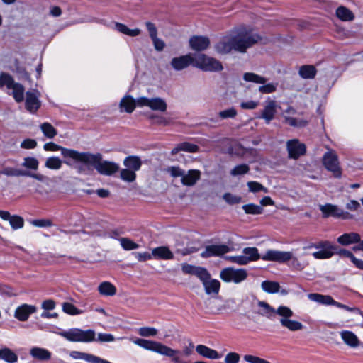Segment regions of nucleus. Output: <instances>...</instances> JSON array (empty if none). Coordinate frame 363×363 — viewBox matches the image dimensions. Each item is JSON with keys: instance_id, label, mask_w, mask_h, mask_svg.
Here are the masks:
<instances>
[{"instance_id": "6e6d98bb", "label": "nucleus", "mask_w": 363, "mask_h": 363, "mask_svg": "<svg viewBox=\"0 0 363 363\" xmlns=\"http://www.w3.org/2000/svg\"><path fill=\"white\" fill-rule=\"evenodd\" d=\"M277 82H271L262 84L259 87L258 90L262 94H272L277 91Z\"/></svg>"}, {"instance_id": "9d476101", "label": "nucleus", "mask_w": 363, "mask_h": 363, "mask_svg": "<svg viewBox=\"0 0 363 363\" xmlns=\"http://www.w3.org/2000/svg\"><path fill=\"white\" fill-rule=\"evenodd\" d=\"M248 277V272L245 269H235L234 267H226L220 272V278L226 283L233 282L238 284Z\"/></svg>"}, {"instance_id": "39448f33", "label": "nucleus", "mask_w": 363, "mask_h": 363, "mask_svg": "<svg viewBox=\"0 0 363 363\" xmlns=\"http://www.w3.org/2000/svg\"><path fill=\"white\" fill-rule=\"evenodd\" d=\"M235 51L244 53L247 50L261 40V36L252 28L246 26H240L230 30Z\"/></svg>"}, {"instance_id": "8fccbe9b", "label": "nucleus", "mask_w": 363, "mask_h": 363, "mask_svg": "<svg viewBox=\"0 0 363 363\" xmlns=\"http://www.w3.org/2000/svg\"><path fill=\"white\" fill-rule=\"evenodd\" d=\"M243 79L246 82L264 84L267 82L266 78L252 72H246L243 75Z\"/></svg>"}, {"instance_id": "4c0bfd02", "label": "nucleus", "mask_w": 363, "mask_h": 363, "mask_svg": "<svg viewBox=\"0 0 363 363\" xmlns=\"http://www.w3.org/2000/svg\"><path fill=\"white\" fill-rule=\"evenodd\" d=\"M309 300L318 303L322 305H332L334 306L335 300L329 295H323L320 294H309L308 295Z\"/></svg>"}, {"instance_id": "b1692460", "label": "nucleus", "mask_w": 363, "mask_h": 363, "mask_svg": "<svg viewBox=\"0 0 363 363\" xmlns=\"http://www.w3.org/2000/svg\"><path fill=\"white\" fill-rule=\"evenodd\" d=\"M38 95L34 91H27L26 97V108L31 113H35L40 106Z\"/></svg>"}, {"instance_id": "4d7b16f0", "label": "nucleus", "mask_w": 363, "mask_h": 363, "mask_svg": "<svg viewBox=\"0 0 363 363\" xmlns=\"http://www.w3.org/2000/svg\"><path fill=\"white\" fill-rule=\"evenodd\" d=\"M218 115L220 119L234 118L237 116L238 112H237V110L234 107H231V108L220 111Z\"/></svg>"}, {"instance_id": "1a4fd4ad", "label": "nucleus", "mask_w": 363, "mask_h": 363, "mask_svg": "<svg viewBox=\"0 0 363 363\" xmlns=\"http://www.w3.org/2000/svg\"><path fill=\"white\" fill-rule=\"evenodd\" d=\"M322 163L324 167L333 174L334 177L341 178L342 169L340 165L338 156L334 150L328 148L327 152L323 156Z\"/></svg>"}, {"instance_id": "f257e3e1", "label": "nucleus", "mask_w": 363, "mask_h": 363, "mask_svg": "<svg viewBox=\"0 0 363 363\" xmlns=\"http://www.w3.org/2000/svg\"><path fill=\"white\" fill-rule=\"evenodd\" d=\"M84 167H94L96 172L105 176H111L120 169L119 164L108 160H104L101 153H91L89 152H81L78 158L76 168L79 173L84 170Z\"/></svg>"}, {"instance_id": "a19ab883", "label": "nucleus", "mask_w": 363, "mask_h": 363, "mask_svg": "<svg viewBox=\"0 0 363 363\" xmlns=\"http://www.w3.org/2000/svg\"><path fill=\"white\" fill-rule=\"evenodd\" d=\"M99 293L103 296H111L116 294V288L108 281L101 283L98 287Z\"/></svg>"}, {"instance_id": "774afa93", "label": "nucleus", "mask_w": 363, "mask_h": 363, "mask_svg": "<svg viewBox=\"0 0 363 363\" xmlns=\"http://www.w3.org/2000/svg\"><path fill=\"white\" fill-rule=\"evenodd\" d=\"M240 355L236 352H229L225 357V363H238L240 361Z\"/></svg>"}, {"instance_id": "3c124183", "label": "nucleus", "mask_w": 363, "mask_h": 363, "mask_svg": "<svg viewBox=\"0 0 363 363\" xmlns=\"http://www.w3.org/2000/svg\"><path fill=\"white\" fill-rule=\"evenodd\" d=\"M121 247L124 250H133L139 248V245L135 243L134 241L128 238H118Z\"/></svg>"}, {"instance_id": "20e7f679", "label": "nucleus", "mask_w": 363, "mask_h": 363, "mask_svg": "<svg viewBox=\"0 0 363 363\" xmlns=\"http://www.w3.org/2000/svg\"><path fill=\"white\" fill-rule=\"evenodd\" d=\"M303 249L317 250V251L312 253V256L316 259H328L336 254L350 258L357 267L361 261V259L356 258L350 251L346 249L337 250V247L328 240H320L316 242L311 243L305 246Z\"/></svg>"}, {"instance_id": "cd10ccee", "label": "nucleus", "mask_w": 363, "mask_h": 363, "mask_svg": "<svg viewBox=\"0 0 363 363\" xmlns=\"http://www.w3.org/2000/svg\"><path fill=\"white\" fill-rule=\"evenodd\" d=\"M182 270L186 274H193L196 276L199 279H203L206 275V269L203 267L191 265L184 263L182 265Z\"/></svg>"}, {"instance_id": "393cba45", "label": "nucleus", "mask_w": 363, "mask_h": 363, "mask_svg": "<svg viewBox=\"0 0 363 363\" xmlns=\"http://www.w3.org/2000/svg\"><path fill=\"white\" fill-rule=\"evenodd\" d=\"M296 113V110L291 106H289L286 110H285L284 112L285 123L292 127H303L306 125V121L290 116L291 115H294Z\"/></svg>"}, {"instance_id": "473e14b6", "label": "nucleus", "mask_w": 363, "mask_h": 363, "mask_svg": "<svg viewBox=\"0 0 363 363\" xmlns=\"http://www.w3.org/2000/svg\"><path fill=\"white\" fill-rule=\"evenodd\" d=\"M340 336L343 342L350 347H357L359 345V340L357 336L352 331L342 330Z\"/></svg>"}, {"instance_id": "6e6552de", "label": "nucleus", "mask_w": 363, "mask_h": 363, "mask_svg": "<svg viewBox=\"0 0 363 363\" xmlns=\"http://www.w3.org/2000/svg\"><path fill=\"white\" fill-rule=\"evenodd\" d=\"M60 335L70 342H89L96 340V333L93 330H83L79 328H71L60 332Z\"/></svg>"}, {"instance_id": "7c9ffc66", "label": "nucleus", "mask_w": 363, "mask_h": 363, "mask_svg": "<svg viewBox=\"0 0 363 363\" xmlns=\"http://www.w3.org/2000/svg\"><path fill=\"white\" fill-rule=\"evenodd\" d=\"M70 357L74 359H83L89 363H101L103 359L86 352L72 351L70 352Z\"/></svg>"}, {"instance_id": "f8f14e48", "label": "nucleus", "mask_w": 363, "mask_h": 363, "mask_svg": "<svg viewBox=\"0 0 363 363\" xmlns=\"http://www.w3.org/2000/svg\"><path fill=\"white\" fill-rule=\"evenodd\" d=\"M293 258V253L289 251L268 250L261 256V259L267 262L286 263Z\"/></svg>"}, {"instance_id": "13d9d810", "label": "nucleus", "mask_w": 363, "mask_h": 363, "mask_svg": "<svg viewBox=\"0 0 363 363\" xmlns=\"http://www.w3.org/2000/svg\"><path fill=\"white\" fill-rule=\"evenodd\" d=\"M247 185L250 192L257 193L259 191L268 192V189L257 182H248Z\"/></svg>"}, {"instance_id": "58836bf2", "label": "nucleus", "mask_w": 363, "mask_h": 363, "mask_svg": "<svg viewBox=\"0 0 363 363\" xmlns=\"http://www.w3.org/2000/svg\"><path fill=\"white\" fill-rule=\"evenodd\" d=\"M115 28L119 33L125 34L130 37H135L141 33V30L139 28L130 29L126 25L116 22L115 23Z\"/></svg>"}, {"instance_id": "f3484780", "label": "nucleus", "mask_w": 363, "mask_h": 363, "mask_svg": "<svg viewBox=\"0 0 363 363\" xmlns=\"http://www.w3.org/2000/svg\"><path fill=\"white\" fill-rule=\"evenodd\" d=\"M230 250V247L225 244L207 245L201 253V257L203 258L219 257L229 252Z\"/></svg>"}, {"instance_id": "2f4dec72", "label": "nucleus", "mask_w": 363, "mask_h": 363, "mask_svg": "<svg viewBox=\"0 0 363 363\" xmlns=\"http://www.w3.org/2000/svg\"><path fill=\"white\" fill-rule=\"evenodd\" d=\"M337 241L341 245L347 246L360 242V235L357 233H344L337 238Z\"/></svg>"}, {"instance_id": "338daca9", "label": "nucleus", "mask_w": 363, "mask_h": 363, "mask_svg": "<svg viewBox=\"0 0 363 363\" xmlns=\"http://www.w3.org/2000/svg\"><path fill=\"white\" fill-rule=\"evenodd\" d=\"M245 362L248 363H270L269 361L252 354H245L243 357Z\"/></svg>"}, {"instance_id": "5fc2aeb1", "label": "nucleus", "mask_w": 363, "mask_h": 363, "mask_svg": "<svg viewBox=\"0 0 363 363\" xmlns=\"http://www.w3.org/2000/svg\"><path fill=\"white\" fill-rule=\"evenodd\" d=\"M250 171V167L246 164H241L235 166L230 170V175L233 177L243 175Z\"/></svg>"}, {"instance_id": "680f3d73", "label": "nucleus", "mask_w": 363, "mask_h": 363, "mask_svg": "<svg viewBox=\"0 0 363 363\" xmlns=\"http://www.w3.org/2000/svg\"><path fill=\"white\" fill-rule=\"evenodd\" d=\"M166 172L173 178L181 177L182 179L185 171L179 166H171L167 168Z\"/></svg>"}, {"instance_id": "ddd939ff", "label": "nucleus", "mask_w": 363, "mask_h": 363, "mask_svg": "<svg viewBox=\"0 0 363 363\" xmlns=\"http://www.w3.org/2000/svg\"><path fill=\"white\" fill-rule=\"evenodd\" d=\"M320 210L323 213V218H328L333 216L337 218H342L344 220L352 219L353 216L350 213L340 209L337 206L326 203L325 205H320Z\"/></svg>"}, {"instance_id": "a878e982", "label": "nucleus", "mask_w": 363, "mask_h": 363, "mask_svg": "<svg viewBox=\"0 0 363 363\" xmlns=\"http://www.w3.org/2000/svg\"><path fill=\"white\" fill-rule=\"evenodd\" d=\"M152 258L157 259L170 260L173 259L174 256L173 252L167 246H160L152 250Z\"/></svg>"}, {"instance_id": "2eb2a0df", "label": "nucleus", "mask_w": 363, "mask_h": 363, "mask_svg": "<svg viewBox=\"0 0 363 363\" xmlns=\"http://www.w3.org/2000/svg\"><path fill=\"white\" fill-rule=\"evenodd\" d=\"M286 150L289 158L297 160L306 154V147L298 139H292L286 142Z\"/></svg>"}, {"instance_id": "c756f323", "label": "nucleus", "mask_w": 363, "mask_h": 363, "mask_svg": "<svg viewBox=\"0 0 363 363\" xmlns=\"http://www.w3.org/2000/svg\"><path fill=\"white\" fill-rule=\"evenodd\" d=\"M336 17L341 21L351 22L354 20V13L345 6H339L335 10Z\"/></svg>"}, {"instance_id": "0e129e2a", "label": "nucleus", "mask_w": 363, "mask_h": 363, "mask_svg": "<svg viewBox=\"0 0 363 363\" xmlns=\"http://www.w3.org/2000/svg\"><path fill=\"white\" fill-rule=\"evenodd\" d=\"M223 199L230 205L239 203L242 201V198L240 196L234 195L230 193L224 194Z\"/></svg>"}, {"instance_id": "a211bd4d", "label": "nucleus", "mask_w": 363, "mask_h": 363, "mask_svg": "<svg viewBox=\"0 0 363 363\" xmlns=\"http://www.w3.org/2000/svg\"><path fill=\"white\" fill-rule=\"evenodd\" d=\"M172 67L176 71H181L189 65L194 66V56L191 54L173 57L170 62Z\"/></svg>"}, {"instance_id": "052dcab7", "label": "nucleus", "mask_w": 363, "mask_h": 363, "mask_svg": "<svg viewBox=\"0 0 363 363\" xmlns=\"http://www.w3.org/2000/svg\"><path fill=\"white\" fill-rule=\"evenodd\" d=\"M11 228L13 230H17L23 228L24 225V220L23 218L19 216H11L10 220H9Z\"/></svg>"}, {"instance_id": "c9c22d12", "label": "nucleus", "mask_w": 363, "mask_h": 363, "mask_svg": "<svg viewBox=\"0 0 363 363\" xmlns=\"http://www.w3.org/2000/svg\"><path fill=\"white\" fill-rule=\"evenodd\" d=\"M123 165L136 172L140 169L142 161L137 155H129L123 160Z\"/></svg>"}, {"instance_id": "0eeeda50", "label": "nucleus", "mask_w": 363, "mask_h": 363, "mask_svg": "<svg viewBox=\"0 0 363 363\" xmlns=\"http://www.w3.org/2000/svg\"><path fill=\"white\" fill-rule=\"evenodd\" d=\"M43 149L45 151L52 152L60 150L61 155L65 160L64 162L69 167H74L77 165V162L81 152L74 149L65 148L52 142L45 143L43 145Z\"/></svg>"}, {"instance_id": "e433bc0d", "label": "nucleus", "mask_w": 363, "mask_h": 363, "mask_svg": "<svg viewBox=\"0 0 363 363\" xmlns=\"http://www.w3.org/2000/svg\"><path fill=\"white\" fill-rule=\"evenodd\" d=\"M317 74V69L315 66L311 65H305L299 67L298 74L304 79H313Z\"/></svg>"}, {"instance_id": "a18cd8bd", "label": "nucleus", "mask_w": 363, "mask_h": 363, "mask_svg": "<svg viewBox=\"0 0 363 363\" xmlns=\"http://www.w3.org/2000/svg\"><path fill=\"white\" fill-rule=\"evenodd\" d=\"M262 290L268 294H275L279 291L280 285L277 281H264L261 284Z\"/></svg>"}, {"instance_id": "f704fd0d", "label": "nucleus", "mask_w": 363, "mask_h": 363, "mask_svg": "<svg viewBox=\"0 0 363 363\" xmlns=\"http://www.w3.org/2000/svg\"><path fill=\"white\" fill-rule=\"evenodd\" d=\"M199 147L197 145L190 143L188 142H184L178 144L171 151V154L174 155L180 151H184L190 153H194L199 152Z\"/></svg>"}, {"instance_id": "c85d7f7f", "label": "nucleus", "mask_w": 363, "mask_h": 363, "mask_svg": "<svg viewBox=\"0 0 363 363\" xmlns=\"http://www.w3.org/2000/svg\"><path fill=\"white\" fill-rule=\"evenodd\" d=\"M138 99H134L131 96L126 95L122 98L120 101L119 106L121 111L130 113L134 111L135 108L138 106Z\"/></svg>"}, {"instance_id": "72a5a7b5", "label": "nucleus", "mask_w": 363, "mask_h": 363, "mask_svg": "<svg viewBox=\"0 0 363 363\" xmlns=\"http://www.w3.org/2000/svg\"><path fill=\"white\" fill-rule=\"evenodd\" d=\"M196 351L201 356L211 359H217L220 358L221 355L211 348L203 345H199L196 347Z\"/></svg>"}, {"instance_id": "5701e85b", "label": "nucleus", "mask_w": 363, "mask_h": 363, "mask_svg": "<svg viewBox=\"0 0 363 363\" xmlns=\"http://www.w3.org/2000/svg\"><path fill=\"white\" fill-rule=\"evenodd\" d=\"M201 172L198 169H189L186 172H184L181 183L186 186H194L199 180H200Z\"/></svg>"}, {"instance_id": "37998d69", "label": "nucleus", "mask_w": 363, "mask_h": 363, "mask_svg": "<svg viewBox=\"0 0 363 363\" xmlns=\"http://www.w3.org/2000/svg\"><path fill=\"white\" fill-rule=\"evenodd\" d=\"M243 257H246L247 259V264L250 262L257 261L261 256L258 252V250L256 247H245L242 250Z\"/></svg>"}, {"instance_id": "ea45409f", "label": "nucleus", "mask_w": 363, "mask_h": 363, "mask_svg": "<svg viewBox=\"0 0 363 363\" xmlns=\"http://www.w3.org/2000/svg\"><path fill=\"white\" fill-rule=\"evenodd\" d=\"M0 359L7 363H16L18 361V356L10 348L4 347L0 349Z\"/></svg>"}, {"instance_id": "de8ad7c7", "label": "nucleus", "mask_w": 363, "mask_h": 363, "mask_svg": "<svg viewBox=\"0 0 363 363\" xmlns=\"http://www.w3.org/2000/svg\"><path fill=\"white\" fill-rule=\"evenodd\" d=\"M40 128L43 135L49 139L53 138L57 134V130L49 123H42Z\"/></svg>"}, {"instance_id": "7ed1b4c3", "label": "nucleus", "mask_w": 363, "mask_h": 363, "mask_svg": "<svg viewBox=\"0 0 363 363\" xmlns=\"http://www.w3.org/2000/svg\"><path fill=\"white\" fill-rule=\"evenodd\" d=\"M258 306L262 308L260 312L262 315L270 320H274L277 315H279L281 326L290 331H298L303 329V325L301 323L290 319L294 315V313L289 307L280 306L275 309L264 301H259Z\"/></svg>"}, {"instance_id": "dca6fc26", "label": "nucleus", "mask_w": 363, "mask_h": 363, "mask_svg": "<svg viewBox=\"0 0 363 363\" xmlns=\"http://www.w3.org/2000/svg\"><path fill=\"white\" fill-rule=\"evenodd\" d=\"M0 174L7 177H29L40 182H43L45 179V177L43 174L31 173L28 171L21 170L11 167H4L0 172Z\"/></svg>"}, {"instance_id": "4468645a", "label": "nucleus", "mask_w": 363, "mask_h": 363, "mask_svg": "<svg viewBox=\"0 0 363 363\" xmlns=\"http://www.w3.org/2000/svg\"><path fill=\"white\" fill-rule=\"evenodd\" d=\"M214 49L219 55H226L232 50L235 51V45L230 31L218 40L214 45Z\"/></svg>"}, {"instance_id": "6ab92c4d", "label": "nucleus", "mask_w": 363, "mask_h": 363, "mask_svg": "<svg viewBox=\"0 0 363 363\" xmlns=\"http://www.w3.org/2000/svg\"><path fill=\"white\" fill-rule=\"evenodd\" d=\"M277 113V103L274 100L268 98L264 103V108L260 118H263L266 123H269L274 118Z\"/></svg>"}, {"instance_id": "09e8293b", "label": "nucleus", "mask_w": 363, "mask_h": 363, "mask_svg": "<svg viewBox=\"0 0 363 363\" xmlns=\"http://www.w3.org/2000/svg\"><path fill=\"white\" fill-rule=\"evenodd\" d=\"M62 310L65 313L70 315H80L83 313V311L77 308L75 306H74L72 303L69 302L62 303Z\"/></svg>"}, {"instance_id": "aec40b11", "label": "nucleus", "mask_w": 363, "mask_h": 363, "mask_svg": "<svg viewBox=\"0 0 363 363\" xmlns=\"http://www.w3.org/2000/svg\"><path fill=\"white\" fill-rule=\"evenodd\" d=\"M210 43V39L206 36L194 35L189 39L190 48L197 52L206 50Z\"/></svg>"}, {"instance_id": "e2e57ef3", "label": "nucleus", "mask_w": 363, "mask_h": 363, "mask_svg": "<svg viewBox=\"0 0 363 363\" xmlns=\"http://www.w3.org/2000/svg\"><path fill=\"white\" fill-rule=\"evenodd\" d=\"M138 334L142 337H152L157 334V330L152 327H142L138 330Z\"/></svg>"}, {"instance_id": "9b49d317", "label": "nucleus", "mask_w": 363, "mask_h": 363, "mask_svg": "<svg viewBox=\"0 0 363 363\" xmlns=\"http://www.w3.org/2000/svg\"><path fill=\"white\" fill-rule=\"evenodd\" d=\"M138 106H147L152 111L164 112L167 110L166 101L160 97L147 98L145 96L138 98Z\"/></svg>"}, {"instance_id": "bf43d9fd", "label": "nucleus", "mask_w": 363, "mask_h": 363, "mask_svg": "<svg viewBox=\"0 0 363 363\" xmlns=\"http://www.w3.org/2000/svg\"><path fill=\"white\" fill-rule=\"evenodd\" d=\"M14 82L11 75L6 73L0 74V88L6 86L9 89Z\"/></svg>"}, {"instance_id": "4be33fe9", "label": "nucleus", "mask_w": 363, "mask_h": 363, "mask_svg": "<svg viewBox=\"0 0 363 363\" xmlns=\"http://www.w3.org/2000/svg\"><path fill=\"white\" fill-rule=\"evenodd\" d=\"M36 311L37 308L35 306L24 303L16 309L14 316L20 321H26L28 319L29 316L35 313Z\"/></svg>"}, {"instance_id": "603ef678", "label": "nucleus", "mask_w": 363, "mask_h": 363, "mask_svg": "<svg viewBox=\"0 0 363 363\" xmlns=\"http://www.w3.org/2000/svg\"><path fill=\"white\" fill-rule=\"evenodd\" d=\"M21 165L28 169L37 170L39 166L38 160L33 157H26L23 159Z\"/></svg>"}, {"instance_id": "c03bdc74", "label": "nucleus", "mask_w": 363, "mask_h": 363, "mask_svg": "<svg viewBox=\"0 0 363 363\" xmlns=\"http://www.w3.org/2000/svg\"><path fill=\"white\" fill-rule=\"evenodd\" d=\"M62 166V161L58 157H49L45 162V167L52 170H59Z\"/></svg>"}, {"instance_id": "69168bd1", "label": "nucleus", "mask_w": 363, "mask_h": 363, "mask_svg": "<svg viewBox=\"0 0 363 363\" xmlns=\"http://www.w3.org/2000/svg\"><path fill=\"white\" fill-rule=\"evenodd\" d=\"M225 259L239 265L247 264V259L246 257H243V255L238 256H228L225 257Z\"/></svg>"}, {"instance_id": "bb28decb", "label": "nucleus", "mask_w": 363, "mask_h": 363, "mask_svg": "<svg viewBox=\"0 0 363 363\" xmlns=\"http://www.w3.org/2000/svg\"><path fill=\"white\" fill-rule=\"evenodd\" d=\"M30 355L35 360L45 362L51 359L52 353L47 349L33 347L30 350Z\"/></svg>"}, {"instance_id": "864d4df0", "label": "nucleus", "mask_w": 363, "mask_h": 363, "mask_svg": "<svg viewBox=\"0 0 363 363\" xmlns=\"http://www.w3.org/2000/svg\"><path fill=\"white\" fill-rule=\"evenodd\" d=\"M242 209L245 213L247 214L259 215L263 212V208L262 206L254 203L244 205L242 206Z\"/></svg>"}, {"instance_id": "f03ea898", "label": "nucleus", "mask_w": 363, "mask_h": 363, "mask_svg": "<svg viewBox=\"0 0 363 363\" xmlns=\"http://www.w3.org/2000/svg\"><path fill=\"white\" fill-rule=\"evenodd\" d=\"M134 343L143 349L170 358L172 363H190V362L183 358V355L188 357L192 354L193 345L191 343L190 347H185L183 352L174 350L160 342L146 339H137L134 341Z\"/></svg>"}, {"instance_id": "49530a36", "label": "nucleus", "mask_w": 363, "mask_h": 363, "mask_svg": "<svg viewBox=\"0 0 363 363\" xmlns=\"http://www.w3.org/2000/svg\"><path fill=\"white\" fill-rule=\"evenodd\" d=\"M120 178L125 182H133L136 179V172L128 167H125L120 171Z\"/></svg>"}, {"instance_id": "423d86ee", "label": "nucleus", "mask_w": 363, "mask_h": 363, "mask_svg": "<svg viewBox=\"0 0 363 363\" xmlns=\"http://www.w3.org/2000/svg\"><path fill=\"white\" fill-rule=\"evenodd\" d=\"M194 67L207 72H220L223 69L218 60L202 53L194 57Z\"/></svg>"}, {"instance_id": "412c9836", "label": "nucleus", "mask_w": 363, "mask_h": 363, "mask_svg": "<svg viewBox=\"0 0 363 363\" xmlns=\"http://www.w3.org/2000/svg\"><path fill=\"white\" fill-rule=\"evenodd\" d=\"M206 275L203 279H200L204 286L207 294H218L220 288V283L218 280L211 279L210 274L206 271Z\"/></svg>"}, {"instance_id": "79ce46f5", "label": "nucleus", "mask_w": 363, "mask_h": 363, "mask_svg": "<svg viewBox=\"0 0 363 363\" xmlns=\"http://www.w3.org/2000/svg\"><path fill=\"white\" fill-rule=\"evenodd\" d=\"M9 89L12 90V96L16 102H21L24 99V87L19 83L14 82Z\"/></svg>"}]
</instances>
